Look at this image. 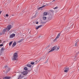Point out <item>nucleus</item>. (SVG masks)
Listing matches in <instances>:
<instances>
[{
    "instance_id": "24",
    "label": "nucleus",
    "mask_w": 79,
    "mask_h": 79,
    "mask_svg": "<svg viewBox=\"0 0 79 79\" xmlns=\"http://www.w3.org/2000/svg\"><path fill=\"white\" fill-rule=\"evenodd\" d=\"M57 8H58V7L56 6L55 8H53V9H57Z\"/></svg>"
},
{
    "instance_id": "29",
    "label": "nucleus",
    "mask_w": 79,
    "mask_h": 79,
    "mask_svg": "<svg viewBox=\"0 0 79 79\" xmlns=\"http://www.w3.org/2000/svg\"><path fill=\"white\" fill-rule=\"evenodd\" d=\"M2 43V40H0V44H1Z\"/></svg>"
},
{
    "instance_id": "6",
    "label": "nucleus",
    "mask_w": 79,
    "mask_h": 79,
    "mask_svg": "<svg viewBox=\"0 0 79 79\" xmlns=\"http://www.w3.org/2000/svg\"><path fill=\"white\" fill-rule=\"evenodd\" d=\"M68 71H69V68L66 67L65 68V70H64L65 73H67Z\"/></svg>"
},
{
    "instance_id": "14",
    "label": "nucleus",
    "mask_w": 79,
    "mask_h": 79,
    "mask_svg": "<svg viewBox=\"0 0 79 79\" xmlns=\"http://www.w3.org/2000/svg\"><path fill=\"white\" fill-rule=\"evenodd\" d=\"M10 77H4L3 79H10Z\"/></svg>"
},
{
    "instance_id": "22",
    "label": "nucleus",
    "mask_w": 79,
    "mask_h": 79,
    "mask_svg": "<svg viewBox=\"0 0 79 79\" xmlns=\"http://www.w3.org/2000/svg\"><path fill=\"white\" fill-rule=\"evenodd\" d=\"M46 17H44L43 18V20H45V19H46Z\"/></svg>"
},
{
    "instance_id": "10",
    "label": "nucleus",
    "mask_w": 79,
    "mask_h": 79,
    "mask_svg": "<svg viewBox=\"0 0 79 79\" xmlns=\"http://www.w3.org/2000/svg\"><path fill=\"white\" fill-rule=\"evenodd\" d=\"M22 73L23 75H26L28 73L26 71H24Z\"/></svg>"
},
{
    "instance_id": "30",
    "label": "nucleus",
    "mask_w": 79,
    "mask_h": 79,
    "mask_svg": "<svg viewBox=\"0 0 79 79\" xmlns=\"http://www.w3.org/2000/svg\"><path fill=\"white\" fill-rule=\"evenodd\" d=\"M56 0H52V2H55Z\"/></svg>"
},
{
    "instance_id": "12",
    "label": "nucleus",
    "mask_w": 79,
    "mask_h": 79,
    "mask_svg": "<svg viewBox=\"0 0 79 79\" xmlns=\"http://www.w3.org/2000/svg\"><path fill=\"white\" fill-rule=\"evenodd\" d=\"M5 49V48H2L1 49V52H3L4 51Z\"/></svg>"
},
{
    "instance_id": "11",
    "label": "nucleus",
    "mask_w": 79,
    "mask_h": 79,
    "mask_svg": "<svg viewBox=\"0 0 79 79\" xmlns=\"http://www.w3.org/2000/svg\"><path fill=\"white\" fill-rule=\"evenodd\" d=\"M16 45V42H14L13 44L12 47H15V46Z\"/></svg>"
},
{
    "instance_id": "20",
    "label": "nucleus",
    "mask_w": 79,
    "mask_h": 79,
    "mask_svg": "<svg viewBox=\"0 0 79 79\" xmlns=\"http://www.w3.org/2000/svg\"><path fill=\"white\" fill-rule=\"evenodd\" d=\"M44 6L40 7L39 8V10H41V8H43V7H44V6Z\"/></svg>"
},
{
    "instance_id": "19",
    "label": "nucleus",
    "mask_w": 79,
    "mask_h": 79,
    "mask_svg": "<svg viewBox=\"0 0 79 79\" xmlns=\"http://www.w3.org/2000/svg\"><path fill=\"white\" fill-rule=\"evenodd\" d=\"M12 43H13V42L11 41L10 42L9 44V45L10 46H11V44H12Z\"/></svg>"
},
{
    "instance_id": "26",
    "label": "nucleus",
    "mask_w": 79,
    "mask_h": 79,
    "mask_svg": "<svg viewBox=\"0 0 79 79\" xmlns=\"http://www.w3.org/2000/svg\"><path fill=\"white\" fill-rule=\"evenodd\" d=\"M6 17H8V14H6Z\"/></svg>"
},
{
    "instance_id": "2",
    "label": "nucleus",
    "mask_w": 79,
    "mask_h": 79,
    "mask_svg": "<svg viewBox=\"0 0 79 79\" xmlns=\"http://www.w3.org/2000/svg\"><path fill=\"white\" fill-rule=\"evenodd\" d=\"M13 57L12 58V60L13 61L14 60H17V58L18 56V53H15L13 56Z\"/></svg>"
},
{
    "instance_id": "18",
    "label": "nucleus",
    "mask_w": 79,
    "mask_h": 79,
    "mask_svg": "<svg viewBox=\"0 0 79 79\" xmlns=\"http://www.w3.org/2000/svg\"><path fill=\"white\" fill-rule=\"evenodd\" d=\"M70 27H68V28H65V30H66V31H67V32H68V30H69V29L70 28Z\"/></svg>"
},
{
    "instance_id": "28",
    "label": "nucleus",
    "mask_w": 79,
    "mask_h": 79,
    "mask_svg": "<svg viewBox=\"0 0 79 79\" xmlns=\"http://www.w3.org/2000/svg\"><path fill=\"white\" fill-rule=\"evenodd\" d=\"M36 23V24H39V22H37Z\"/></svg>"
},
{
    "instance_id": "27",
    "label": "nucleus",
    "mask_w": 79,
    "mask_h": 79,
    "mask_svg": "<svg viewBox=\"0 0 79 79\" xmlns=\"http://www.w3.org/2000/svg\"><path fill=\"white\" fill-rule=\"evenodd\" d=\"M8 70L7 71H10V69L9 68H8Z\"/></svg>"
},
{
    "instance_id": "34",
    "label": "nucleus",
    "mask_w": 79,
    "mask_h": 79,
    "mask_svg": "<svg viewBox=\"0 0 79 79\" xmlns=\"http://www.w3.org/2000/svg\"><path fill=\"white\" fill-rule=\"evenodd\" d=\"M48 47H49V46H48Z\"/></svg>"
},
{
    "instance_id": "5",
    "label": "nucleus",
    "mask_w": 79,
    "mask_h": 79,
    "mask_svg": "<svg viewBox=\"0 0 79 79\" xmlns=\"http://www.w3.org/2000/svg\"><path fill=\"white\" fill-rule=\"evenodd\" d=\"M15 34L13 33L10 35V39H11V38H13V37H15Z\"/></svg>"
},
{
    "instance_id": "32",
    "label": "nucleus",
    "mask_w": 79,
    "mask_h": 79,
    "mask_svg": "<svg viewBox=\"0 0 79 79\" xmlns=\"http://www.w3.org/2000/svg\"><path fill=\"white\" fill-rule=\"evenodd\" d=\"M6 68H8V67L7 66H6Z\"/></svg>"
},
{
    "instance_id": "31",
    "label": "nucleus",
    "mask_w": 79,
    "mask_h": 79,
    "mask_svg": "<svg viewBox=\"0 0 79 79\" xmlns=\"http://www.w3.org/2000/svg\"><path fill=\"white\" fill-rule=\"evenodd\" d=\"M78 53H79V51L77 52V54H78Z\"/></svg>"
},
{
    "instance_id": "8",
    "label": "nucleus",
    "mask_w": 79,
    "mask_h": 79,
    "mask_svg": "<svg viewBox=\"0 0 79 79\" xmlns=\"http://www.w3.org/2000/svg\"><path fill=\"white\" fill-rule=\"evenodd\" d=\"M60 33H59L57 37H56V38L54 40V41H55V40H56V39H58V38H59V37H60Z\"/></svg>"
},
{
    "instance_id": "25",
    "label": "nucleus",
    "mask_w": 79,
    "mask_h": 79,
    "mask_svg": "<svg viewBox=\"0 0 79 79\" xmlns=\"http://www.w3.org/2000/svg\"><path fill=\"white\" fill-rule=\"evenodd\" d=\"M2 46H3V44H0V47H2Z\"/></svg>"
},
{
    "instance_id": "3",
    "label": "nucleus",
    "mask_w": 79,
    "mask_h": 79,
    "mask_svg": "<svg viewBox=\"0 0 79 79\" xmlns=\"http://www.w3.org/2000/svg\"><path fill=\"white\" fill-rule=\"evenodd\" d=\"M56 46H55L53 47L52 48H51V50L49 52V53H50V52H53V51L56 50Z\"/></svg>"
},
{
    "instance_id": "15",
    "label": "nucleus",
    "mask_w": 79,
    "mask_h": 79,
    "mask_svg": "<svg viewBox=\"0 0 79 79\" xmlns=\"http://www.w3.org/2000/svg\"><path fill=\"white\" fill-rule=\"evenodd\" d=\"M27 67H29V68H31V65L30 64H27Z\"/></svg>"
},
{
    "instance_id": "17",
    "label": "nucleus",
    "mask_w": 79,
    "mask_h": 79,
    "mask_svg": "<svg viewBox=\"0 0 79 79\" xmlns=\"http://www.w3.org/2000/svg\"><path fill=\"white\" fill-rule=\"evenodd\" d=\"M23 39H22L18 41V42L19 43H20V42H22V41H23Z\"/></svg>"
},
{
    "instance_id": "21",
    "label": "nucleus",
    "mask_w": 79,
    "mask_h": 79,
    "mask_svg": "<svg viewBox=\"0 0 79 79\" xmlns=\"http://www.w3.org/2000/svg\"><path fill=\"white\" fill-rule=\"evenodd\" d=\"M47 15V12H44V16H46Z\"/></svg>"
},
{
    "instance_id": "4",
    "label": "nucleus",
    "mask_w": 79,
    "mask_h": 79,
    "mask_svg": "<svg viewBox=\"0 0 79 79\" xmlns=\"http://www.w3.org/2000/svg\"><path fill=\"white\" fill-rule=\"evenodd\" d=\"M40 61V60H38L36 61L35 62H31V64H32V65L34 64H37V63H39V62Z\"/></svg>"
},
{
    "instance_id": "1",
    "label": "nucleus",
    "mask_w": 79,
    "mask_h": 79,
    "mask_svg": "<svg viewBox=\"0 0 79 79\" xmlns=\"http://www.w3.org/2000/svg\"><path fill=\"white\" fill-rule=\"evenodd\" d=\"M11 29V25H8L7 28L6 29H5L3 31V34H5V32H7L8 31H9L10 29Z\"/></svg>"
},
{
    "instance_id": "7",
    "label": "nucleus",
    "mask_w": 79,
    "mask_h": 79,
    "mask_svg": "<svg viewBox=\"0 0 79 79\" xmlns=\"http://www.w3.org/2000/svg\"><path fill=\"white\" fill-rule=\"evenodd\" d=\"M23 77H24V76H23V74H21V75H19V77H18V79H22V78H23Z\"/></svg>"
},
{
    "instance_id": "23",
    "label": "nucleus",
    "mask_w": 79,
    "mask_h": 79,
    "mask_svg": "<svg viewBox=\"0 0 79 79\" xmlns=\"http://www.w3.org/2000/svg\"><path fill=\"white\" fill-rule=\"evenodd\" d=\"M77 42H76V43H75V47L76 46H77Z\"/></svg>"
},
{
    "instance_id": "16",
    "label": "nucleus",
    "mask_w": 79,
    "mask_h": 79,
    "mask_svg": "<svg viewBox=\"0 0 79 79\" xmlns=\"http://www.w3.org/2000/svg\"><path fill=\"white\" fill-rule=\"evenodd\" d=\"M24 70H25V71H27L28 70V69L27 68V67H25L24 68Z\"/></svg>"
},
{
    "instance_id": "9",
    "label": "nucleus",
    "mask_w": 79,
    "mask_h": 79,
    "mask_svg": "<svg viewBox=\"0 0 79 79\" xmlns=\"http://www.w3.org/2000/svg\"><path fill=\"white\" fill-rule=\"evenodd\" d=\"M42 25H39L38 26H36L35 27V29L37 30V29H39V28H40V27H42Z\"/></svg>"
},
{
    "instance_id": "13",
    "label": "nucleus",
    "mask_w": 79,
    "mask_h": 79,
    "mask_svg": "<svg viewBox=\"0 0 79 79\" xmlns=\"http://www.w3.org/2000/svg\"><path fill=\"white\" fill-rule=\"evenodd\" d=\"M60 48V47L59 46H56V50L58 51L59 50V49Z\"/></svg>"
},
{
    "instance_id": "33",
    "label": "nucleus",
    "mask_w": 79,
    "mask_h": 79,
    "mask_svg": "<svg viewBox=\"0 0 79 79\" xmlns=\"http://www.w3.org/2000/svg\"><path fill=\"white\" fill-rule=\"evenodd\" d=\"M51 3H49V5H50V4Z\"/></svg>"
}]
</instances>
